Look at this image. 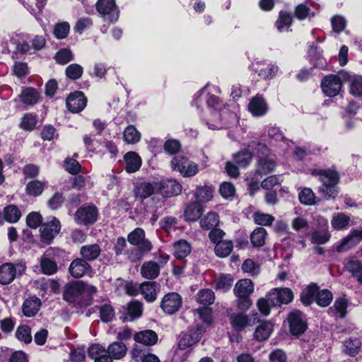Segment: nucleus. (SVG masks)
Masks as SVG:
<instances>
[{
	"mask_svg": "<svg viewBox=\"0 0 362 362\" xmlns=\"http://www.w3.org/2000/svg\"><path fill=\"white\" fill-rule=\"evenodd\" d=\"M21 216V212L15 205H8L4 209V217L9 223L17 222Z\"/></svg>",
	"mask_w": 362,
	"mask_h": 362,
	"instance_id": "obj_45",
	"label": "nucleus"
},
{
	"mask_svg": "<svg viewBox=\"0 0 362 362\" xmlns=\"http://www.w3.org/2000/svg\"><path fill=\"white\" fill-rule=\"evenodd\" d=\"M153 193H158L157 182H144L139 184L134 189L135 196L141 199H146Z\"/></svg>",
	"mask_w": 362,
	"mask_h": 362,
	"instance_id": "obj_22",
	"label": "nucleus"
},
{
	"mask_svg": "<svg viewBox=\"0 0 362 362\" xmlns=\"http://www.w3.org/2000/svg\"><path fill=\"white\" fill-rule=\"evenodd\" d=\"M267 298L272 306H281L291 303L293 299V293L288 288H275L267 294Z\"/></svg>",
	"mask_w": 362,
	"mask_h": 362,
	"instance_id": "obj_7",
	"label": "nucleus"
},
{
	"mask_svg": "<svg viewBox=\"0 0 362 362\" xmlns=\"http://www.w3.org/2000/svg\"><path fill=\"white\" fill-rule=\"evenodd\" d=\"M346 269L357 278L358 281L362 283V262L354 257H349L344 264Z\"/></svg>",
	"mask_w": 362,
	"mask_h": 362,
	"instance_id": "obj_31",
	"label": "nucleus"
},
{
	"mask_svg": "<svg viewBox=\"0 0 362 362\" xmlns=\"http://www.w3.org/2000/svg\"><path fill=\"white\" fill-rule=\"evenodd\" d=\"M331 23L333 30L339 33L345 29L346 21L343 16L336 15L331 18Z\"/></svg>",
	"mask_w": 362,
	"mask_h": 362,
	"instance_id": "obj_62",
	"label": "nucleus"
},
{
	"mask_svg": "<svg viewBox=\"0 0 362 362\" xmlns=\"http://www.w3.org/2000/svg\"><path fill=\"white\" fill-rule=\"evenodd\" d=\"M362 346L361 341L358 337H350L344 341V352L351 356L354 357L360 352Z\"/></svg>",
	"mask_w": 362,
	"mask_h": 362,
	"instance_id": "obj_30",
	"label": "nucleus"
},
{
	"mask_svg": "<svg viewBox=\"0 0 362 362\" xmlns=\"http://www.w3.org/2000/svg\"><path fill=\"white\" fill-rule=\"evenodd\" d=\"M248 109L254 116L260 117L267 113L268 107L264 99L262 96L257 95L250 100Z\"/></svg>",
	"mask_w": 362,
	"mask_h": 362,
	"instance_id": "obj_21",
	"label": "nucleus"
},
{
	"mask_svg": "<svg viewBox=\"0 0 362 362\" xmlns=\"http://www.w3.org/2000/svg\"><path fill=\"white\" fill-rule=\"evenodd\" d=\"M331 237L327 228H322L320 230H315L311 234V242L314 244H325Z\"/></svg>",
	"mask_w": 362,
	"mask_h": 362,
	"instance_id": "obj_50",
	"label": "nucleus"
},
{
	"mask_svg": "<svg viewBox=\"0 0 362 362\" xmlns=\"http://www.w3.org/2000/svg\"><path fill=\"white\" fill-rule=\"evenodd\" d=\"M198 303L204 305H209L214 303L215 300V295L213 291L209 288L200 290L196 296Z\"/></svg>",
	"mask_w": 362,
	"mask_h": 362,
	"instance_id": "obj_46",
	"label": "nucleus"
},
{
	"mask_svg": "<svg viewBox=\"0 0 362 362\" xmlns=\"http://www.w3.org/2000/svg\"><path fill=\"white\" fill-rule=\"evenodd\" d=\"M160 266L153 261L145 262L141 267V276L147 279H154L160 274Z\"/></svg>",
	"mask_w": 362,
	"mask_h": 362,
	"instance_id": "obj_29",
	"label": "nucleus"
},
{
	"mask_svg": "<svg viewBox=\"0 0 362 362\" xmlns=\"http://www.w3.org/2000/svg\"><path fill=\"white\" fill-rule=\"evenodd\" d=\"M267 155H260L259 159L257 163L255 173L261 177L273 172L276 168V162L271 158L267 157Z\"/></svg>",
	"mask_w": 362,
	"mask_h": 362,
	"instance_id": "obj_20",
	"label": "nucleus"
},
{
	"mask_svg": "<svg viewBox=\"0 0 362 362\" xmlns=\"http://www.w3.org/2000/svg\"><path fill=\"white\" fill-rule=\"evenodd\" d=\"M71 276L75 279L81 278L92 272L90 264L81 257L74 259L69 267Z\"/></svg>",
	"mask_w": 362,
	"mask_h": 362,
	"instance_id": "obj_13",
	"label": "nucleus"
},
{
	"mask_svg": "<svg viewBox=\"0 0 362 362\" xmlns=\"http://www.w3.org/2000/svg\"><path fill=\"white\" fill-rule=\"evenodd\" d=\"M16 269L11 263H6L0 267V283L10 284L15 278Z\"/></svg>",
	"mask_w": 362,
	"mask_h": 362,
	"instance_id": "obj_33",
	"label": "nucleus"
},
{
	"mask_svg": "<svg viewBox=\"0 0 362 362\" xmlns=\"http://www.w3.org/2000/svg\"><path fill=\"white\" fill-rule=\"evenodd\" d=\"M16 337L26 344L31 342L32 336L30 329L28 325H22L17 328L16 332Z\"/></svg>",
	"mask_w": 362,
	"mask_h": 362,
	"instance_id": "obj_60",
	"label": "nucleus"
},
{
	"mask_svg": "<svg viewBox=\"0 0 362 362\" xmlns=\"http://www.w3.org/2000/svg\"><path fill=\"white\" fill-rule=\"evenodd\" d=\"M40 267L42 272L47 275H52L57 272V263L47 258L45 255H43L40 258Z\"/></svg>",
	"mask_w": 362,
	"mask_h": 362,
	"instance_id": "obj_49",
	"label": "nucleus"
},
{
	"mask_svg": "<svg viewBox=\"0 0 362 362\" xmlns=\"http://www.w3.org/2000/svg\"><path fill=\"white\" fill-rule=\"evenodd\" d=\"M60 228V222L55 217H53L50 221L42 223L40 228L41 241L45 244H49L59 233Z\"/></svg>",
	"mask_w": 362,
	"mask_h": 362,
	"instance_id": "obj_10",
	"label": "nucleus"
},
{
	"mask_svg": "<svg viewBox=\"0 0 362 362\" xmlns=\"http://www.w3.org/2000/svg\"><path fill=\"white\" fill-rule=\"evenodd\" d=\"M45 183L39 180H33L29 182L25 187L26 193L30 196L40 195L45 187Z\"/></svg>",
	"mask_w": 362,
	"mask_h": 362,
	"instance_id": "obj_52",
	"label": "nucleus"
},
{
	"mask_svg": "<svg viewBox=\"0 0 362 362\" xmlns=\"http://www.w3.org/2000/svg\"><path fill=\"white\" fill-rule=\"evenodd\" d=\"M216 288L222 291L229 290L233 283V279L230 274H221L214 281Z\"/></svg>",
	"mask_w": 362,
	"mask_h": 362,
	"instance_id": "obj_48",
	"label": "nucleus"
},
{
	"mask_svg": "<svg viewBox=\"0 0 362 362\" xmlns=\"http://www.w3.org/2000/svg\"><path fill=\"white\" fill-rule=\"evenodd\" d=\"M74 59L73 53L68 49H62L57 52L55 59L60 64H66Z\"/></svg>",
	"mask_w": 362,
	"mask_h": 362,
	"instance_id": "obj_61",
	"label": "nucleus"
},
{
	"mask_svg": "<svg viewBox=\"0 0 362 362\" xmlns=\"http://www.w3.org/2000/svg\"><path fill=\"white\" fill-rule=\"evenodd\" d=\"M332 300V293L327 290L324 289L320 291H317L316 296V303L322 306L326 307L329 305Z\"/></svg>",
	"mask_w": 362,
	"mask_h": 362,
	"instance_id": "obj_58",
	"label": "nucleus"
},
{
	"mask_svg": "<svg viewBox=\"0 0 362 362\" xmlns=\"http://www.w3.org/2000/svg\"><path fill=\"white\" fill-rule=\"evenodd\" d=\"M102 252L100 246L97 243L83 245L80 248L81 257L87 262L95 260Z\"/></svg>",
	"mask_w": 362,
	"mask_h": 362,
	"instance_id": "obj_23",
	"label": "nucleus"
},
{
	"mask_svg": "<svg viewBox=\"0 0 362 362\" xmlns=\"http://www.w3.org/2000/svg\"><path fill=\"white\" fill-rule=\"evenodd\" d=\"M233 249V244L230 240H223L218 243L215 246V253L220 257H226L230 255Z\"/></svg>",
	"mask_w": 362,
	"mask_h": 362,
	"instance_id": "obj_43",
	"label": "nucleus"
},
{
	"mask_svg": "<svg viewBox=\"0 0 362 362\" xmlns=\"http://www.w3.org/2000/svg\"><path fill=\"white\" fill-rule=\"evenodd\" d=\"M170 165L173 170L179 172L185 177H193L199 172L198 165L184 156L173 157Z\"/></svg>",
	"mask_w": 362,
	"mask_h": 362,
	"instance_id": "obj_3",
	"label": "nucleus"
},
{
	"mask_svg": "<svg viewBox=\"0 0 362 362\" xmlns=\"http://www.w3.org/2000/svg\"><path fill=\"white\" fill-rule=\"evenodd\" d=\"M194 196L196 202H207L213 197V189L207 186L197 187Z\"/></svg>",
	"mask_w": 362,
	"mask_h": 362,
	"instance_id": "obj_41",
	"label": "nucleus"
},
{
	"mask_svg": "<svg viewBox=\"0 0 362 362\" xmlns=\"http://www.w3.org/2000/svg\"><path fill=\"white\" fill-rule=\"evenodd\" d=\"M344 81L350 83L349 90L351 94L356 97L362 96V76L351 74L348 72L341 73Z\"/></svg>",
	"mask_w": 362,
	"mask_h": 362,
	"instance_id": "obj_18",
	"label": "nucleus"
},
{
	"mask_svg": "<svg viewBox=\"0 0 362 362\" xmlns=\"http://www.w3.org/2000/svg\"><path fill=\"white\" fill-rule=\"evenodd\" d=\"M106 354H107V349H105L103 346L97 344L91 345L88 350V356L94 361L104 356Z\"/></svg>",
	"mask_w": 362,
	"mask_h": 362,
	"instance_id": "obj_59",
	"label": "nucleus"
},
{
	"mask_svg": "<svg viewBox=\"0 0 362 362\" xmlns=\"http://www.w3.org/2000/svg\"><path fill=\"white\" fill-rule=\"evenodd\" d=\"M254 151H256L257 156L267 155L269 153V148L266 145L259 142L252 141L248 145L247 149L240 151L234 155L235 162L240 167H247L252 161Z\"/></svg>",
	"mask_w": 362,
	"mask_h": 362,
	"instance_id": "obj_2",
	"label": "nucleus"
},
{
	"mask_svg": "<svg viewBox=\"0 0 362 362\" xmlns=\"http://www.w3.org/2000/svg\"><path fill=\"white\" fill-rule=\"evenodd\" d=\"M174 255L178 259H182L187 257L191 252L189 243L184 240H180L173 245Z\"/></svg>",
	"mask_w": 362,
	"mask_h": 362,
	"instance_id": "obj_39",
	"label": "nucleus"
},
{
	"mask_svg": "<svg viewBox=\"0 0 362 362\" xmlns=\"http://www.w3.org/2000/svg\"><path fill=\"white\" fill-rule=\"evenodd\" d=\"M211 117L208 119L207 124L209 129H220L226 128L230 124V120L234 121L235 115L233 113H228L226 111L218 112L216 110L211 111Z\"/></svg>",
	"mask_w": 362,
	"mask_h": 362,
	"instance_id": "obj_4",
	"label": "nucleus"
},
{
	"mask_svg": "<svg viewBox=\"0 0 362 362\" xmlns=\"http://www.w3.org/2000/svg\"><path fill=\"white\" fill-rule=\"evenodd\" d=\"M182 298L175 292L165 295L160 301V308L168 315H173L182 308Z\"/></svg>",
	"mask_w": 362,
	"mask_h": 362,
	"instance_id": "obj_6",
	"label": "nucleus"
},
{
	"mask_svg": "<svg viewBox=\"0 0 362 362\" xmlns=\"http://www.w3.org/2000/svg\"><path fill=\"white\" fill-rule=\"evenodd\" d=\"M313 175L319 176L322 185L319 187V193L326 199H334L338 194L336 185L339 182L338 173L332 170H314Z\"/></svg>",
	"mask_w": 362,
	"mask_h": 362,
	"instance_id": "obj_1",
	"label": "nucleus"
},
{
	"mask_svg": "<svg viewBox=\"0 0 362 362\" xmlns=\"http://www.w3.org/2000/svg\"><path fill=\"white\" fill-rule=\"evenodd\" d=\"M124 169L129 173L138 171L141 166V157L134 151H129L124 156Z\"/></svg>",
	"mask_w": 362,
	"mask_h": 362,
	"instance_id": "obj_19",
	"label": "nucleus"
},
{
	"mask_svg": "<svg viewBox=\"0 0 362 362\" xmlns=\"http://www.w3.org/2000/svg\"><path fill=\"white\" fill-rule=\"evenodd\" d=\"M129 243L138 247L139 251L148 252L151 250L152 245L145 239V232L141 228H136L132 231L127 237Z\"/></svg>",
	"mask_w": 362,
	"mask_h": 362,
	"instance_id": "obj_12",
	"label": "nucleus"
},
{
	"mask_svg": "<svg viewBox=\"0 0 362 362\" xmlns=\"http://www.w3.org/2000/svg\"><path fill=\"white\" fill-rule=\"evenodd\" d=\"M202 213L201 205L197 202L191 203L185 211V217L188 221H197Z\"/></svg>",
	"mask_w": 362,
	"mask_h": 362,
	"instance_id": "obj_37",
	"label": "nucleus"
},
{
	"mask_svg": "<svg viewBox=\"0 0 362 362\" xmlns=\"http://www.w3.org/2000/svg\"><path fill=\"white\" fill-rule=\"evenodd\" d=\"M219 223L218 215L215 212L208 213L200 221L201 227L204 230H210L218 226Z\"/></svg>",
	"mask_w": 362,
	"mask_h": 362,
	"instance_id": "obj_47",
	"label": "nucleus"
},
{
	"mask_svg": "<svg viewBox=\"0 0 362 362\" xmlns=\"http://www.w3.org/2000/svg\"><path fill=\"white\" fill-rule=\"evenodd\" d=\"M158 193L164 197L177 196L182 192V185L175 180H168L165 181L157 182Z\"/></svg>",
	"mask_w": 362,
	"mask_h": 362,
	"instance_id": "obj_17",
	"label": "nucleus"
},
{
	"mask_svg": "<svg viewBox=\"0 0 362 362\" xmlns=\"http://www.w3.org/2000/svg\"><path fill=\"white\" fill-rule=\"evenodd\" d=\"M98 210L94 206H82L74 214V221L80 225L92 224L97 220Z\"/></svg>",
	"mask_w": 362,
	"mask_h": 362,
	"instance_id": "obj_8",
	"label": "nucleus"
},
{
	"mask_svg": "<svg viewBox=\"0 0 362 362\" xmlns=\"http://www.w3.org/2000/svg\"><path fill=\"white\" fill-rule=\"evenodd\" d=\"M273 324L269 322H262L255 329L254 337L257 341L267 339L273 331Z\"/></svg>",
	"mask_w": 362,
	"mask_h": 362,
	"instance_id": "obj_34",
	"label": "nucleus"
},
{
	"mask_svg": "<svg viewBox=\"0 0 362 362\" xmlns=\"http://www.w3.org/2000/svg\"><path fill=\"white\" fill-rule=\"evenodd\" d=\"M134 340L146 346H153L157 343L158 335L151 329L139 332L134 334Z\"/></svg>",
	"mask_w": 362,
	"mask_h": 362,
	"instance_id": "obj_26",
	"label": "nucleus"
},
{
	"mask_svg": "<svg viewBox=\"0 0 362 362\" xmlns=\"http://www.w3.org/2000/svg\"><path fill=\"white\" fill-rule=\"evenodd\" d=\"M83 281H76L67 284L64 291V299L69 303L78 302L83 294Z\"/></svg>",
	"mask_w": 362,
	"mask_h": 362,
	"instance_id": "obj_16",
	"label": "nucleus"
},
{
	"mask_svg": "<svg viewBox=\"0 0 362 362\" xmlns=\"http://www.w3.org/2000/svg\"><path fill=\"white\" fill-rule=\"evenodd\" d=\"M254 291V285L250 279H240L235 285L233 292L236 297H249Z\"/></svg>",
	"mask_w": 362,
	"mask_h": 362,
	"instance_id": "obj_24",
	"label": "nucleus"
},
{
	"mask_svg": "<svg viewBox=\"0 0 362 362\" xmlns=\"http://www.w3.org/2000/svg\"><path fill=\"white\" fill-rule=\"evenodd\" d=\"M300 202L305 205H313L315 203V196L310 188H303L298 194Z\"/></svg>",
	"mask_w": 362,
	"mask_h": 362,
	"instance_id": "obj_54",
	"label": "nucleus"
},
{
	"mask_svg": "<svg viewBox=\"0 0 362 362\" xmlns=\"http://www.w3.org/2000/svg\"><path fill=\"white\" fill-rule=\"evenodd\" d=\"M318 288L315 285H310L303 290L300 295V299L303 304L305 305H310L317 296Z\"/></svg>",
	"mask_w": 362,
	"mask_h": 362,
	"instance_id": "obj_53",
	"label": "nucleus"
},
{
	"mask_svg": "<svg viewBox=\"0 0 362 362\" xmlns=\"http://www.w3.org/2000/svg\"><path fill=\"white\" fill-rule=\"evenodd\" d=\"M262 177L255 173L253 175H247L246 180L250 195H254L259 189V183Z\"/></svg>",
	"mask_w": 362,
	"mask_h": 362,
	"instance_id": "obj_56",
	"label": "nucleus"
},
{
	"mask_svg": "<svg viewBox=\"0 0 362 362\" xmlns=\"http://www.w3.org/2000/svg\"><path fill=\"white\" fill-rule=\"evenodd\" d=\"M143 311L142 303L137 300H132L127 306V313L130 317V320L139 317Z\"/></svg>",
	"mask_w": 362,
	"mask_h": 362,
	"instance_id": "obj_51",
	"label": "nucleus"
},
{
	"mask_svg": "<svg viewBox=\"0 0 362 362\" xmlns=\"http://www.w3.org/2000/svg\"><path fill=\"white\" fill-rule=\"evenodd\" d=\"M123 137L126 143L134 144L140 141L141 134L133 125H129L124 130Z\"/></svg>",
	"mask_w": 362,
	"mask_h": 362,
	"instance_id": "obj_44",
	"label": "nucleus"
},
{
	"mask_svg": "<svg viewBox=\"0 0 362 362\" xmlns=\"http://www.w3.org/2000/svg\"><path fill=\"white\" fill-rule=\"evenodd\" d=\"M350 222V217L344 213H337L332 216L331 225L335 230L346 228Z\"/></svg>",
	"mask_w": 362,
	"mask_h": 362,
	"instance_id": "obj_40",
	"label": "nucleus"
},
{
	"mask_svg": "<svg viewBox=\"0 0 362 362\" xmlns=\"http://www.w3.org/2000/svg\"><path fill=\"white\" fill-rule=\"evenodd\" d=\"M342 82L341 78L334 74L325 76L321 82L322 92L329 97L338 95L341 89Z\"/></svg>",
	"mask_w": 362,
	"mask_h": 362,
	"instance_id": "obj_11",
	"label": "nucleus"
},
{
	"mask_svg": "<svg viewBox=\"0 0 362 362\" xmlns=\"http://www.w3.org/2000/svg\"><path fill=\"white\" fill-rule=\"evenodd\" d=\"M107 354L112 359H120L127 354V346L122 342H113L107 347Z\"/></svg>",
	"mask_w": 362,
	"mask_h": 362,
	"instance_id": "obj_35",
	"label": "nucleus"
},
{
	"mask_svg": "<svg viewBox=\"0 0 362 362\" xmlns=\"http://www.w3.org/2000/svg\"><path fill=\"white\" fill-rule=\"evenodd\" d=\"M156 286L155 281H144L139 284L140 293L148 302H153L156 299Z\"/></svg>",
	"mask_w": 362,
	"mask_h": 362,
	"instance_id": "obj_32",
	"label": "nucleus"
},
{
	"mask_svg": "<svg viewBox=\"0 0 362 362\" xmlns=\"http://www.w3.org/2000/svg\"><path fill=\"white\" fill-rule=\"evenodd\" d=\"M267 230L262 227L256 228L250 235V241L255 247H262L265 244Z\"/></svg>",
	"mask_w": 362,
	"mask_h": 362,
	"instance_id": "obj_38",
	"label": "nucleus"
},
{
	"mask_svg": "<svg viewBox=\"0 0 362 362\" xmlns=\"http://www.w3.org/2000/svg\"><path fill=\"white\" fill-rule=\"evenodd\" d=\"M42 221V217L38 212H31L26 218L27 225L31 228H37L41 226Z\"/></svg>",
	"mask_w": 362,
	"mask_h": 362,
	"instance_id": "obj_64",
	"label": "nucleus"
},
{
	"mask_svg": "<svg viewBox=\"0 0 362 362\" xmlns=\"http://www.w3.org/2000/svg\"><path fill=\"white\" fill-rule=\"evenodd\" d=\"M254 221L260 226H271L274 221V217L269 214L257 211L253 214Z\"/></svg>",
	"mask_w": 362,
	"mask_h": 362,
	"instance_id": "obj_55",
	"label": "nucleus"
},
{
	"mask_svg": "<svg viewBox=\"0 0 362 362\" xmlns=\"http://www.w3.org/2000/svg\"><path fill=\"white\" fill-rule=\"evenodd\" d=\"M87 100L84 94L80 91L71 93L66 99V107L69 111L77 113L86 106Z\"/></svg>",
	"mask_w": 362,
	"mask_h": 362,
	"instance_id": "obj_15",
	"label": "nucleus"
},
{
	"mask_svg": "<svg viewBox=\"0 0 362 362\" xmlns=\"http://www.w3.org/2000/svg\"><path fill=\"white\" fill-rule=\"evenodd\" d=\"M96 8L105 21L114 23L119 18V12L114 0H99Z\"/></svg>",
	"mask_w": 362,
	"mask_h": 362,
	"instance_id": "obj_5",
	"label": "nucleus"
},
{
	"mask_svg": "<svg viewBox=\"0 0 362 362\" xmlns=\"http://www.w3.org/2000/svg\"><path fill=\"white\" fill-rule=\"evenodd\" d=\"M40 305L41 301L37 297H31L26 299L22 308L23 315L28 317L35 316L39 311Z\"/></svg>",
	"mask_w": 362,
	"mask_h": 362,
	"instance_id": "obj_27",
	"label": "nucleus"
},
{
	"mask_svg": "<svg viewBox=\"0 0 362 362\" xmlns=\"http://www.w3.org/2000/svg\"><path fill=\"white\" fill-rule=\"evenodd\" d=\"M202 329L189 330L180 339L178 346L181 349H185L197 343L201 338Z\"/></svg>",
	"mask_w": 362,
	"mask_h": 362,
	"instance_id": "obj_25",
	"label": "nucleus"
},
{
	"mask_svg": "<svg viewBox=\"0 0 362 362\" xmlns=\"http://www.w3.org/2000/svg\"><path fill=\"white\" fill-rule=\"evenodd\" d=\"M347 302L344 298H337L329 311L336 317H344L346 314Z\"/></svg>",
	"mask_w": 362,
	"mask_h": 362,
	"instance_id": "obj_42",
	"label": "nucleus"
},
{
	"mask_svg": "<svg viewBox=\"0 0 362 362\" xmlns=\"http://www.w3.org/2000/svg\"><path fill=\"white\" fill-rule=\"evenodd\" d=\"M83 72V67L78 64H71L66 69V76L72 80H76L81 77Z\"/></svg>",
	"mask_w": 362,
	"mask_h": 362,
	"instance_id": "obj_57",
	"label": "nucleus"
},
{
	"mask_svg": "<svg viewBox=\"0 0 362 362\" xmlns=\"http://www.w3.org/2000/svg\"><path fill=\"white\" fill-rule=\"evenodd\" d=\"M361 240L362 228L351 230L346 237L342 239L340 244L337 246L336 250L338 252H346L357 245Z\"/></svg>",
	"mask_w": 362,
	"mask_h": 362,
	"instance_id": "obj_14",
	"label": "nucleus"
},
{
	"mask_svg": "<svg viewBox=\"0 0 362 362\" xmlns=\"http://www.w3.org/2000/svg\"><path fill=\"white\" fill-rule=\"evenodd\" d=\"M256 318L252 322L251 318L242 313L233 314L230 316V323L233 327L238 331L243 330L247 326H252Z\"/></svg>",
	"mask_w": 362,
	"mask_h": 362,
	"instance_id": "obj_28",
	"label": "nucleus"
},
{
	"mask_svg": "<svg viewBox=\"0 0 362 362\" xmlns=\"http://www.w3.org/2000/svg\"><path fill=\"white\" fill-rule=\"evenodd\" d=\"M290 332L293 335H299L307 329L305 318L302 312L294 310L289 313L287 317Z\"/></svg>",
	"mask_w": 362,
	"mask_h": 362,
	"instance_id": "obj_9",
	"label": "nucleus"
},
{
	"mask_svg": "<svg viewBox=\"0 0 362 362\" xmlns=\"http://www.w3.org/2000/svg\"><path fill=\"white\" fill-rule=\"evenodd\" d=\"M19 96L22 103L27 105H33L39 100V93L33 88L24 89Z\"/></svg>",
	"mask_w": 362,
	"mask_h": 362,
	"instance_id": "obj_36",
	"label": "nucleus"
},
{
	"mask_svg": "<svg viewBox=\"0 0 362 362\" xmlns=\"http://www.w3.org/2000/svg\"><path fill=\"white\" fill-rule=\"evenodd\" d=\"M69 30V24L66 22H62L55 25L54 34L58 39H64L67 36Z\"/></svg>",
	"mask_w": 362,
	"mask_h": 362,
	"instance_id": "obj_63",
	"label": "nucleus"
}]
</instances>
